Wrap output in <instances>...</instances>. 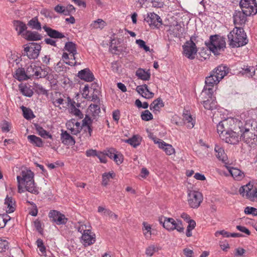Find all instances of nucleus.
Here are the masks:
<instances>
[{
    "instance_id": "nucleus-14",
    "label": "nucleus",
    "mask_w": 257,
    "mask_h": 257,
    "mask_svg": "<svg viewBox=\"0 0 257 257\" xmlns=\"http://www.w3.org/2000/svg\"><path fill=\"white\" fill-rule=\"evenodd\" d=\"M95 234L90 229L85 230L81 236V242L86 246L90 245L95 242Z\"/></svg>"
},
{
    "instance_id": "nucleus-45",
    "label": "nucleus",
    "mask_w": 257,
    "mask_h": 257,
    "mask_svg": "<svg viewBox=\"0 0 257 257\" xmlns=\"http://www.w3.org/2000/svg\"><path fill=\"white\" fill-rule=\"evenodd\" d=\"M184 119L185 123L187 124V127L189 128L193 127L194 122L193 121V118L191 115L185 114L184 115Z\"/></svg>"
},
{
    "instance_id": "nucleus-1",
    "label": "nucleus",
    "mask_w": 257,
    "mask_h": 257,
    "mask_svg": "<svg viewBox=\"0 0 257 257\" xmlns=\"http://www.w3.org/2000/svg\"><path fill=\"white\" fill-rule=\"evenodd\" d=\"M240 140L249 146L257 144V122L248 120L239 126Z\"/></svg>"
},
{
    "instance_id": "nucleus-16",
    "label": "nucleus",
    "mask_w": 257,
    "mask_h": 257,
    "mask_svg": "<svg viewBox=\"0 0 257 257\" xmlns=\"http://www.w3.org/2000/svg\"><path fill=\"white\" fill-rule=\"evenodd\" d=\"M153 140L155 144H158L159 148L163 149L167 155H171L175 153V150L172 145L159 139H153Z\"/></svg>"
},
{
    "instance_id": "nucleus-29",
    "label": "nucleus",
    "mask_w": 257,
    "mask_h": 257,
    "mask_svg": "<svg viewBox=\"0 0 257 257\" xmlns=\"http://www.w3.org/2000/svg\"><path fill=\"white\" fill-rule=\"evenodd\" d=\"M255 69L253 66H244L242 68V70L240 71V73L243 75H246L248 77H251L254 75Z\"/></svg>"
},
{
    "instance_id": "nucleus-28",
    "label": "nucleus",
    "mask_w": 257,
    "mask_h": 257,
    "mask_svg": "<svg viewBox=\"0 0 257 257\" xmlns=\"http://www.w3.org/2000/svg\"><path fill=\"white\" fill-rule=\"evenodd\" d=\"M64 49L65 50L71 54L74 60L76 59L75 55L77 54L76 50V45L72 42H68L65 43Z\"/></svg>"
},
{
    "instance_id": "nucleus-43",
    "label": "nucleus",
    "mask_w": 257,
    "mask_h": 257,
    "mask_svg": "<svg viewBox=\"0 0 257 257\" xmlns=\"http://www.w3.org/2000/svg\"><path fill=\"white\" fill-rule=\"evenodd\" d=\"M124 142L130 144L134 148H136L140 145V140L139 137L137 136H134L132 138L125 140Z\"/></svg>"
},
{
    "instance_id": "nucleus-25",
    "label": "nucleus",
    "mask_w": 257,
    "mask_h": 257,
    "mask_svg": "<svg viewBox=\"0 0 257 257\" xmlns=\"http://www.w3.org/2000/svg\"><path fill=\"white\" fill-rule=\"evenodd\" d=\"M254 189L252 188V185H251L249 183L239 188V192L240 194H241L243 196H246L249 198H251V195H252V192Z\"/></svg>"
},
{
    "instance_id": "nucleus-13",
    "label": "nucleus",
    "mask_w": 257,
    "mask_h": 257,
    "mask_svg": "<svg viewBox=\"0 0 257 257\" xmlns=\"http://www.w3.org/2000/svg\"><path fill=\"white\" fill-rule=\"evenodd\" d=\"M146 21L151 27L159 28L162 25V21L160 16L154 13L148 14V16L145 18Z\"/></svg>"
},
{
    "instance_id": "nucleus-54",
    "label": "nucleus",
    "mask_w": 257,
    "mask_h": 257,
    "mask_svg": "<svg viewBox=\"0 0 257 257\" xmlns=\"http://www.w3.org/2000/svg\"><path fill=\"white\" fill-rule=\"evenodd\" d=\"M105 155L110 159H113V155H115L117 152L113 148H110L107 150L104 151Z\"/></svg>"
},
{
    "instance_id": "nucleus-61",
    "label": "nucleus",
    "mask_w": 257,
    "mask_h": 257,
    "mask_svg": "<svg viewBox=\"0 0 257 257\" xmlns=\"http://www.w3.org/2000/svg\"><path fill=\"white\" fill-rule=\"evenodd\" d=\"M156 251V248L154 245L149 246L146 251V253L149 256H152Z\"/></svg>"
},
{
    "instance_id": "nucleus-55",
    "label": "nucleus",
    "mask_w": 257,
    "mask_h": 257,
    "mask_svg": "<svg viewBox=\"0 0 257 257\" xmlns=\"http://www.w3.org/2000/svg\"><path fill=\"white\" fill-rule=\"evenodd\" d=\"M113 160L117 164H120L123 162V156L118 152L115 155H113Z\"/></svg>"
},
{
    "instance_id": "nucleus-6",
    "label": "nucleus",
    "mask_w": 257,
    "mask_h": 257,
    "mask_svg": "<svg viewBox=\"0 0 257 257\" xmlns=\"http://www.w3.org/2000/svg\"><path fill=\"white\" fill-rule=\"evenodd\" d=\"M26 74H27L29 79L34 76L39 78L46 77L48 72L41 67L37 66L35 64H32L27 68Z\"/></svg>"
},
{
    "instance_id": "nucleus-40",
    "label": "nucleus",
    "mask_w": 257,
    "mask_h": 257,
    "mask_svg": "<svg viewBox=\"0 0 257 257\" xmlns=\"http://www.w3.org/2000/svg\"><path fill=\"white\" fill-rule=\"evenodd\" d=\"M28 25L33 29L41 30L42 29L41 23L38 21L37 17L32 19L28 22Z\"/></svg>"
},
{
    "instance_id": "nucleus-30",
    "label": "nucleus",
    "mask_w": 257,
    "mask_h": 257,
    "mask_svg": "<svg viewBox=\"0 0 257 257\" xmlns=\"http://www.w3.org/2000/svg\"><path fill=\"white\" fill-rule=\"evenodd\" d=\"M15 202L12 197H7L5 199V204L7 207V212L10 213L15 210Z\"/></svg>"
},
{
    "instance_id": "nucleus-27",
    "label": "nucleus",
    "mask_w": 257,
    "mask_h": 257,
    "mask_svg": "<svg viewBox=\"0 0 257 257\" xmlns=\"http://www.w3.org/2000/svg\"><path fill=\"white\" fill-rule=\"evenodd\" d=\"M14 77L20 81L26 80L29 79L26 70L23 68H19L17 69L14 75Z\"/></svg>"
},
{
    "instance_id": "nucleus-63",
    "label": "nucleus",
    "mask_w": 257,
    "mask_h": 257,
    "mask_svg": "<svg viewBox=\"0 0 257 257\" xmlns=\"http://www.w3.org/2000/svg\"><path fill=\"white\" fill-rule=\"evenodd\" d=\"M236 228L240 231L245 233L247 235L250 234V231L245 227L241 225H237Z\"/></svg>"
},
{
    "instance_id": "nucleus-23",
    "label": "nucleus",
    "mask_w": 257,
    "mask_h": 257,
    "mask_svg": "<svg viewBox=\"0 0 257 257\" xmlns=\"http://www.w3.org/2000/svg\"><path fill=\"white\" fill-rule=\"evenodd\" d=\"M208 98L206 100H204L202 102L204 108L208 110H213L216 108L217 102L215 99V97L213 96V93L211 96L207 95Z\"/></svg>"
},
{
    "instance_id": "nucleus-36",
    "label": "nucleus",
    "mask_w": 257,
    "mask_h": 257,
    "mask_svg": "<svg viewBox=\"0 0 257 257\" xmlns=\"http://www.w3.org/2000/svg\"><path fill=\"white\" fill-rule=\"evenodd\" d=\"M28 139L31 144L37 147H41L43 146V141L42 139L35 135L28 136Z\"/></svg>"
},
{
    "instance_id": "nucleus-11",
    "label": "nucleus",
    "mask_w": 257,
    "mask_h": 257,
    "mask_svg": "<svg viewBox=\"0 0 257 257\" xmlns=\"http://www.w3.org/2000/svg\"><path fill=\"white\" fill-rule=\"evenodd\" d=\"M188 203L191 208H198L203 200L202 194L195 191H191L188 193Z\"/></svg>"
},
{
    "instance_id": "nucleus-59",
    "label": "nucleus",
    "mask_w": 257,
    "mask_h": 257,
    "mask_svg": "<svg viewBox=\"0 0 257 257\" xmlns=\"http://www.w3.org/2000/svg\"><path fill=\"white\" fill-rule=\"evenodd\" d=\"M104 213L105 215L109 216L112 220H116L117 218V215L110 210H105Z\"/></svg>"
},
{
    "instance_id": "nucleus-3",
    "label": "nucleus",
    "mask_w": 257,
    "mask_h": 257,
    "mask_svg": "<svg viewBox=\"0 0 257 257\" xmlns=\"http://www.w3.org/2000/svg\"><path fill=\"white\" fill-rule=\"evenodd\" d=\"M227 37L229 45L233 48L243 46L248 42L243 29L240 27L235 26L228 34Z\"/></svg>"
},
{
    "instance_id": "nucleus-48",
    "label": "nucleus",
    "mask_w": 257,
    "mask_h": 257,
    "mask_svg": "<svg viewBox=\"0 0 257 257\" xmlns=\"http://www.w3.org/2000/svg\"><path fill=\"white\" fill-rule=\"evenodd\" d=\"M141 117L143 120L149 121L153 119V115L148 110H145L142 112Z\"/></svg>"
},
{
    "instance_id": "nucleus-58",
    "label": "nucleus",
    "mask_w": 257,
    "mask_h": 257,
    "mask_svg": "<svg viewBox=\"0 0 257 257\" xmlns=\"http://www.w3.org/2000/svg\"><path fill=\"white\" fill-rule=\"evenodd\" d=\"M34 226L35 228H36L37 230L41 234L43 232V228H42V225L41 222L38 220H36L34 222Z\"/></svg>"
},
{
    "instance_id": "nucleus-21",
    "label": "nucleus",
    "mask_w": 257,
    "mask_h": 257,
    "mask_svg": "<svg viewBox=\"0 0 257 257\" xmlns=\"http://www.w3.org/2000/svg\"><path fill=\"white\" fill-rule=\"evenodd\" d=\"M43 29L46 32L47 35L52 39H62L65 37L64 34L56 30L48 27L47 26L43 27Z\"/></svg>"
},
{
    "instance_id": "nucleus-34",
    "label": "nucleus",
    "mask_w": 257,
    "mask_h": 257,
    "mask_svg": "<svg viewBox=\"0 0 257 257\" xmlns=\"http://www.w3.org/2000/svg\"><path fill=\"white\" fill-rule=\"evenodd\" d=\"M14 26L19 35L22 34L27 29L25 24L20 21H14Z\"/></svg>"
},
{
    "instance_id": "nucleus-37",
    "label": "nucleus",
    "mask_w": 257,
    "mask_h": 257,
    "mask_svg": "<svg viewBox=\"0 0 257 257\" xmlns=\"http://www.w3.org/2000/svg\"><path fill=\"white\" fill-rule=\"evenodd\" d=\"M21 108L23 111V116L26 119L30 120L35 117L33 111L30 108L24 106H22Z\"/></svg>"
},
{
    "instance_id": "nucleus-47",
    "label": "nucleus",
    "mask_w": 257,
    "mask_h": 257,
    "mask_svg": "<svg viewBox=\"0 0 257 257\" xmlns=\"http://www.w3.org/2000/svg\"><path fill=\"white\" fill-rule=\"evenodd\" d=\"M143 225H144V227L145 228L143 230L144 234L145 236L146 237V238L150 237L151 236V227L150 225H149V224H148L147 223H146L145 222H144Z\"/></svg>"
},
{
    "instance_id": "nucleus-17",
    "label": "nucleus",
    "mask_w": 257,
    "mask_h": 257,
    "mask_svg": "<svg viewBox=\"0 0 257 257\" xmlns=\"http://www.w3.org/2000/svg\"><path fill=\"white\" fill-rule=\"evenodd\" d=\"M211 72L215 75L219 80H221L228 73L229 68L226 66L220 65L214 68Z\"/></svg>"
},
{
    "instance_id": "nucleus-35",
    "label": "nucleus",
    "mask_w": 257,
    "mask_h": 257,
    "mask_svg": "<svg viewBox=\"0 0 257 257\" xmlns=\"http://www.w3.org/2000/svg\"><path fill=\"white\" fill-rule=\"evenodd\" d=\"M92 122V120L91 119L90 117H89L88 115H86L84 118L82 120V126L87 127V129L89 133V137H90L91 136V133L92 132V129L91 127Z\"/></svg>"
},
{
    "instance_id": "nucleus-10",
    "label": "nucleus",
    "mask_w": 257,
    "mask_h": 257,
    "mask_svg": "<svg viewBox=\"0 0 257 257\" xmlns=\"http://www.w3.org/2000/svg\"><path fill=\"white\" fill-rule=\"evenodd\" d=\"M220 139L231 145L236 144L240 140L239 134L231 130L225 132V134L220 135Z\"/></svg>"
},
{
    "instance_id": "nucleus-32",
    "label": "nucleus",
    "mask_w": 257,
    "mask_h": 257,
    "mask_svg": "<svg viewBox=\"0 0 257 257\" xmlns=\"http://www.w3.org/2000/svg\"><path fill=\"white\" fill-rule=\"evenodd\" d=\"M164 106V103L161 98H158L154 100L150 105L151 110L158 111L159 109Z\"/></svg>"
},
{
    "instance_id": "nucleus-31",
    "label": "nucleus",
    "mask_w": 257,
    "mask_h": 257,
    "mask_svg": "<svg viewBox=\"0 0 257 257\" xmlns=\"http://www.w3.org/2000/svg\"><path fill=\"white\" fill-rule=\"evenodd\" d=\"M36 130L41 137L52 139V136L38 124H34Z\"/></svg>"
},
{
    "instance_id": "nucleus-15",
    "label": "nucleus",
    "mask_w": 257,
    "mask_h": 257,
    "mask_svg": "<svg viewBox=\"0 0 257 257\" xmlns=\"http://www.w3.org/2000/svg\"><path fill=\"white\" fill-rule=\"evenodd\" d=\"M49 216L52 219L57 225L65 224L67 221V218L65 215L56 210H51L49 213Z\"/></svg>"
},
{
    "instance_id": "nucleus-52",
    "label": "nucleus",
    "mask_w": 257,
    "mask_h": 257,
    "mask_svg": "<svg viewBox=\"0 0 257 257\" xmlns=\"http://www.w3.org/2000/svg\"><path fill=\"white\" fill-rule=\"evenodd\" d=\"M244 213L246 214H252L253 216L257 215V209L252 207H246L244 209Z\"/></svg>"
},
{
    "instance_id": "nucleus-44",
    "label": "nucleus",
    "mask_w": 257,
    "mask_h": 257,
    "mask_svg": "<svg viewBox=\"0 0 257 257\" xmlns=\"http://www.w3.org/2000/svg\"><path fill=\"white\" fill-rule=\"evenodd\" d=\"M89 109L93 116H97L100 112V108L97 104H91L89 106Z\"/></svg>"
},
{
    "instance_id": "nucleus-33",
    "label": "nucleus",
    "mask_w": 257,
    "mask_h": 257,
    "mask_svg": "<svg viewBox=\"0 0 257 257\" xmlns=\"http://www.w3.org/2000/svg\"><path fill=\"white\" fill-rule=\"evenodd\" d=\"M136 76L143 80H149L151 77L150 73L145 71L142 68H139L136 72Z\"/></svg>"
},
{
    "instance_id": "nucleus-56",
    "label": "nucleus",
    "mask_w": 257,
    "mask_h": 257,
    "mask_svg": "<svg viewBox=\"0 0 257 257\" xmlns=\"http://www.w3.org/2000/svg\"><path fill=\"white\" fill-rule=\"evenodd\" d=\"M71 112L75 115L76 116H78L79 118H82L83 117V114L81 112V111L75 107V106H73L71 108Z\"/></svg>"
},
{
    "instance_id": "nucleus-20",
    "label": "nucleus",
    "mask_w": 257,
    "mask_h": 257,
    "mask_svg": "<svg viewBox=\"0 0 257 257\" xmlns=\"http://www.w3.org/2000/svg\"><path fill=\"white\" fill-rule=\"evenodd\" d=\"M136 90L145 98L150 99L154 96V93L149 90L148 87L146 84L138 86L136 88Z\"/></svg>"
},
{
    "instance_id": "nucleus-38",
    "label": "nucleus",
    "mask_w": 257,
    "mask_h": 257,
    "mask_svg": "<svg viewBox=\"0 0 257 257\" xmlns=\"http://www.w3.org/2000/svg\"><path fill=\"white\" fill-rule=\"evenodd\" d=\"M106 26V22L100 19H98L96 21H93L91 24L90 25V27L92 28V29H102Z\"/></svg>"
},
{
    "instance_id": "nucleus-19",
    "label": "nucleus",
    "mask_w": 257,
    "mask_h": 257,
    "mask_svg": "<svg viewBox=\"0 0 257 257\" xmlns=\"http://www.w3.org/2000/svg\"><path fill=\"white\" fill-rule=\"evenodd\" d=\"M77 76L81 80L87 82H91L94 79V75L89 68H85L79 71Z\"/></svg>"
},
{
    "instance_id": "nucleus-41",
    "label": "nucleus",
    "mask_w": 257,
    "mask_h": 257,
    "mask_svg": "<svg viewBox=\"0 0 257 257\" xmlns=\"http://www.w3.org/2000/svg\"><path fill=\"white\" fill-rule=\"evenodd\" d=\"M215 151L216 153V156L220 160L224 161L226 158L224 150L219 146H215Z\"/></svg>"
},
{
    "instance_id": "nucleus-2",
    "label": "nucleus",
    "mask_w": 257,
    "mask_h": 257,
    "mask_svg": "<svg viewBox=\"0 0 257 257\" xmlns=\"http://www.w3.org/2000/svg\"><path fill=\"white\" fill-rule=\"evenodd\" d=\"M34 176L33 172L30 170L22 171L21 176H18L17 179L18 183L24 185L26 191L37 195L39 193V191L35 183Z\"/></svg>"
},
{
    "instance_id": "nucleus-49",
    "label": "nucleus",
    "mask_w": 257,
    "mask_h": 257,
    "mask_svg": "<svg viewBox=\"0 0 257 257\" xmlns=\"http://www.w3.org/2000/svg\"><path fill=\"white\" fill-rule=\"evenodd\" d=\"M36 244L42 254L45 255L46 253V247L44 245L42 239L40 238L38 239L36 241Z\"/></svg>"
},
{
    "instance_id": "nucleus-64",
    "label": "nucleus",
    "mask_w": 257,
    "mask_h": 257,
    "mask_svg": "<svg viewBox=\"0 0 257 257\" xmlns=\"http://www.w3.org/2000/svg\"><path fill=\"white\" fill-rule=\"evenodd\" d=\"M44 42H45L46 44L50 45L52 46H54V47L57 46L56 41L55 40L52 39V38H45L44 40Z\"/></svg>"
},
{
    "instance_id": "nucleus-57",
    "label": "nucleus",
    "mask_w": 257,
    "mask_h": 257,
    "mask_svg": "<svg viewBox=\"0 0 257 257\" xmlns=\"http://www.w3.org/2000/svg\"><path fill=\"white\" fill-rule=\"evenodd\" d=\"M181 26L178 24L173 26L172 31L175 36L177 37V35L179 34V32L181 31Z\"/></svg>"
},
{
    "instance_id": "nucleus-4",
    "label": "nucleus",
    "mask_w": 257,
    "mask_h": 257,
    "mask_svg": "<svg viewBox=\"0 0 257 257\" xmlns=\"http://www.w3.org/2000/svg\"><path fill=\"white\" fill-rule=\"evenodd\" d=\"M207 47L214 55H218L225 48L226 43L224 38L217 35L211 36L209 42L206 43Z\"/></svg>"
},
{
    "instance_id": "nucleus-42",
    "label": "nucleus",
    "mask_w": 257,
    "mask_h": 257,
    "mask_svg": "<svg viewBox=\"0 0 257 257\" xmlns=\"http://www.w3.org/2000/svg\"><path fill=\"white\" fill-rule=\"evenodd\" d=\"M115 176L113 172L104 173L102 174V185L103 186H106L109 181L110 178H113Z\"/></svg>"
},
{
    "instance_id": "nucleus-22",
    "label": "nucleus",
    "mask_w": 257,
    "mask_h": 257,
    "mask_svg": "<svg viewBox=\"0 0 257 257\" xmlns=\"http://www.w3.org/2000/svg\"><path fill=\"white\" fill-rule=\"evenodd\" d=\"M61 140L62 143L65 145L72 146L75 144L74 138L66 131H62Z\"/></svg>"
},
{
    "instance_id": "nucleus-24",
    "label": "nucleus",
    "mask_w": 257,
    "mask_h": 257,
    "mask_svg": "<svg viewBox=\"0 0 257 257\" xmlns=\"http://www.w3.org/2000/svg\"><path fill=\"white\" fill-rule=\"evenodd\" d=\"M226 168L231 176L235 180H241L244 176L243 172L240 170L231 167L226 166Z\"/></svg>"
},
{
    "instance_id": "nucleus-51",
    "label": "nucleus",
    "mask_w": 257,
    "mask_h": 257,
    "mask_svg": "<svg viewBox=\"0 0 257 257\" xmlns=\"http://www.w3.org/2000/svg\"><path fill=\"white\" fill-rule=\"evenodd\" d=\"M20 90L22 94L26 96L31 97L33 94V91L27 86L22 88Z\"/></svg>"
},
{
    "instance_id": "nucleus-60",
    "label": "nucleus",
    "mask_w": 257,
    "mask_h": 257,
    "mask_svg": "<svg viewBox=\"0 0 257 257\" xmlns=\"http://www.w3.org/2000/svg\"><path fill=\"white\" fill-rule=\"evenodd\" d=\"M98 158L99 159L100 162L103 163H106L107 162V160L106 158V155H105V152L101 153V152H98L97 154V156Z\"/></svg>"
},
{
    "instance_id": "nucleus-39",
    "label": "nucleus",
    "mask_w": 257,
    "mask_h": 257,
    "mask_svg": "<svg viewBox=\"0 0 257 257\" xmlns=\"http://www.w3.org/2000/svg\"><path fill=\"white\" fill-rule=\"evenodd\" d=\"M227 120H223L219 122V123L217 125V133L219 135V137H220V135L222 134H225V132H227L229 130L225 127V125L227 126Z\"/></svg>"
},
{
    "instance_id": "nucleus-8",
    "label": "nucleus",
    "mask_w": 257,
    "mask_h": 257,
    "mask_svg": "<svg viewBox=\"0 0 257 257\" xmlns=\"http://www.w3.org/2000/svg\"><path fill=\"white\" fill-rule=\"evenodd\" d=\"M184 55L189 59H193L197 53V49L196 44L191 37L189 41H187L183 46Z\"/></svg>"
},
{
    "instance_id": "nucleus-62",
    "label": "nucleus",
    "mask_w": 257,
    "mask_h": 257,
    "mask_svg": "<svg viewBox=\"0 0 257 257\" xmlns=\"http://www.w3.org/2000/svg\"><path fill=\"white\" fill-rule=\"evenodd\" d=\"M41 14L45 16V17L50 18H52V15L53 14L52 12L49 11L47 9H43L41 11Z\"/></svg>"
},
{
    "instance_id": "nucleus-7",
    "label": "nucleus",
    "mask_w": 257,
    "mask_h": 257,
    "mask_svg": "<svg viewBox=\"0 0 257 257\" xmlns=\"http://www.w3.org/2000/svg\"><path fill=\"white\" fill-rule=\"evenodd\" d=\"M41 46L36 43H31L24 48V55H27L30 59H35L39 55Z\"/></svg>"
},
{
    "instance_id": "nucleus-26",
    "label": "nucleus",
    "mask_w": 257,
    "mask_h": 257,
    "mask_svg": "<svg viewBox=\"0 0 257 257\" xmlns=\"http://www.w3.org/2000/svg\"><path fill=\"white\" fill-rule=\"evenodd\" d=\"M24 38L29 41H38L41 39L42 36L37 32L26 31L23 34Z\"/></svg>"
},
{
    "instance_id": "nucleus-46",
    "label": "nucleus",
    "mask_w": 257,
    "mask_h": 257,
    "mask_svg": "<svg viewBox=\"0 0 257 257\" xmlns=\"http://www.w3.org/2000/svg\"><path fill=\"white\" fill-rule=\"evenodd\" d=\"M176 229L180 233H184V227L183 226L182 222L181 220L177 219V221L173 227V230Z\"/></svg>"
},
{
    "instance_id": "nucleus-9",
    "label": "nucleus",
    "mask_w": 257,
    "mask_h": 257,
    "mask_svg": "<svg viewBox=\"0 0 257 257\" xmlns=\"http://www.w3.org/2000/svg\"><path fill=\"white\" fill-rule=\"evenodd\" d=\"M251 14L248 10L235 11L233 15L234 24L235 26L244 25L246 21V17L252 15Z\"/></svg>"
},
{
    "instance_id": "nucleus-5",
    "label": "nucleus",
    "mask_w": 257,
    "mask_h": 257,
    "mask_svg": "<svg viewBox=\"0 0 257 257\" xmlns=\"http://www.w3.org/2000/svg\"><path fill=\"white\" fill-rule=\"evenodd\" d=\"M220 80L211 72L210 75L206 77L205 85L202 91L201 95H210L211 96L213 93V87L215 85L217 84Z\"/></svg>"
},
{
    "instance_id": "nucleus-50",
    "label": "nucleus",
    "mask_w": 257,
    "mask_h": 257,
    "mask_svg": "<svg viewBox=\"0 0 257 257\" xmlns=\"http://www.w3.org/2000/svg\"><path fill=\"white\" fill-rule=\"evenodd\" d=\"M136 42L140 48L144 49L146 52L150 51V47L146 45V43L144 40L139 39L137 40Z\"/></svg>"
},
{
    "instance_id": "nucleus-12",
    "label": "nucleus",
    "mask_w": 257,
    "mask_h": 257,
    "mask_svg": "<svg viewBox=\"0 0 257 257\" xmlns=\"http://www.w3.org/2000/svg\"><path fill=\"white\" fill-rule=\"evenodd\" d=\"M241 10H248L251 15L257 13V3L255 0H241L239 3Z\"/></svg>"
},
{
    "instance_id": "nucleus-18",
    "label": "nucleus",
    "mask_w": 257,
    "mask_h": 257,
    "mask_svg": "<svg viewBox=\"0 0 257 257\" xmlns=\"http://www.w3.org/2000/svg\"><path fill=\"white\" fill-rule=\"evenodd\" d=\"M159 221L163 226L168 230H173V227L177 221L172 218H167L164 216L160 217Z\"/></svg>"
},
{
    "instance_id": "nucleus-53",
    "label": "nucleus",
    "mask_w": 257,
    "mask_h": 257,
    "mask_svg": "<svg viewBox=\"0 0 257 257\" xmlns=\"http://www.w3.org/2000/svg\"><path fill=\"white\" fill-rule=\"evenodd\" d=\"M9 243L6 240L0 239V252H2L5 251L8 249Z\"/></svg>"
}]
</instances>
